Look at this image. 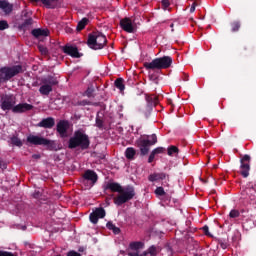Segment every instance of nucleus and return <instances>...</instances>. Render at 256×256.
<instances>
[{
    "mask_svg": "<svg viewBox=\"0 0 256 256\" xmlns=\"http://www.w3.org/2000/svg\"><path fill=\"white\" fill-rule=\"evenodd\" d=\"M197 7V2H194L190 8V13H195V8Z\"/></svg>",
    "mask_w": 256,
    "mask_h": 256,
    "instance_id": "nucleus-50",
    "label": "nucleus"
},
{
    "mask_svg": "<svg viewBox=\"0 0 256 256\" xmlns=\"http://www.w3.org/2000/svg\"><path fill=\"white\" fill-rule=\"evenodd\" d=\"M170 27H171V29H172V31H175L174 29H173V27H175V24H170Z\"/></svg>",
    "mask_w": 256,
    "mask_h": 256,
    "instance_id": "nucleus-55",
    "label": "nucleus"
},
{
    "mask_svg": "<svg viewBox=\"0 0 256 256\" xmlns=\"http://www.w3.org/2000/svg\"><path fill=\"white\" fill-rule=\"evenodd\" d=\"M230 27H231L232 33H237V31H239V29H241V22L234 21L230 24Z\"/></svg>",
    "mask_w": 256,
    "mask_h": 256,
    "instance_id": "nucleus-31",
    "label": "nucleus"
},
{
    "mask_svg": "<svg viewBox=\"0 0 256 256\" xmlns=\"http://www.w3.org/2000/svg\"><path fill=\"white\" fill-rule=\"evenodd\" d=\"M31 15H32V13L27 10H23L21 13L22 19H29V17H31Z\"/></svg>",
    "mask_w": 256,
    "mask_h": 256,
    "instance_id": "nucleus-38",
    "label": "nucleus"
},
{
    "mask_svg": "<svg viewBox=\"0 0 256 256\" xmlns=\"http://www.w3.org/2000/svg\"><path fill=\"white\" fill-rule=\"evenodd\" d=\"M83 178L86 181H91L92 185H95L97 183V179H99L97 173L93 170H86L83 174Z\"/></svg>",
    "mask_w": 256,
    "mask_h": 256,
    "instance_id": "nucleus-18",
    "label": "nucleus"
},
{
    "mask_svg": "<svg viewBox=\"0 0 256 256\" xmlns=\"http://www.w3.org/2000/svg\"><path fill=\"white\" fill-rule=\"evenodd\" d=\"M155 193L159 197H163V195H165V189H163V187H157L156 190H155Z\"/></svg>",
    "mask_w": 256,
    "mask_h": 256,
    "instance_id": "nucleus-37",
    "label": "nucleus"
},
{
    "mask_svg": "<svg viewBox=\"0 0 256 256\" xmlns=\"http://www.w3.org/2000/svg\"><path fill=\"white\" fill-rule=\"evenodd\" d=\"M173 64V58L170 56H163L155 58L151 62H144L143 67L146 71H161V69H169Z\"/></svg>",
    "mask_w": 256,
    "mask_h": 256,
    "instance_id": "nucleus-3",
    "label": "nucleus"
},
{
    "mask_svg": "<svg viewBox=\"0 0 256 256\" xmlns=\"http://www.w3.org/2000/svg\"><path fill=\"white\" fill-rule=\"evenodd\" d=\"M62 51L63 53L69 55L70 57H73L74 59H80V57H83V54L79 53V49H77V47L64 46L62 48Z\"/></svg>",
    "mask_w": 256,
    "mask_h": 256,
    "instance_id": "nucleus-14",
    "label": "nucleus"
},
{
    "mask_svg": "<svg viewBox=\"0 0 256 256\" xmlns=\"http://www.w3.org/2000/svg\"><path fill=\"white\" fill-rule=\"evenodd\" d=\"M0 107L2 111H13L15 104L17 103V98L13 94H5L0 99Z\"/></svg>",
    "mask_w": 256,
    "mask_h": 256,
    "instance_id": "nucleus-9",
    "label": "nucleus"
},
{
    "mask_svg": "<svg viewBox=\"0 0 256 256\" xmlns=\"http://www.w3.org/2000/svg\"><path fill=\"white\" fill-rule=\"evenodd\" d=\"M33 105L28 103H19L17 105H14V108H12V113H27V111H32Z\"/></svg>",
    "mask_w": 256,
    "mask_h": 256,
    "instance_id": "nucleus-15",
    "label": "nucleus"
},
{
    "mask_svg": "<svg viewBox=\"0 0 256 256\" xmlns=\"http://www.w3.org/2000/svg\"><path fill=\"white\" fill-rule=\"evenodd\" d=\"M88 23H89V18H82L81 21L78 22L76 30L83 31V29H85V27H87Z\"/></svg>",
    "mask_w": 256,
    "mask_h": 256,
    "instance_id": "nucleus-27",
    "label": "nucleus"
},
{
    "mask_svg": "<svg viewBox=\"0 0 256 256\" xmlns=\"http://www.w3.org/2000/svg\"><path fill=\"white\" fill-rule=\"evenodd\" d=\"M34 199H41L42 194L39 190H36L33 194H32Z\"/></svg>",
    "mask_w": 256,
    "mask_h": 256,
    "instance_id": "nucleus-46",
    "label": "nucleus"
},
{
    "mask_svg": "<svg viewBox=\"0 0 256 256\" xmlns=\"http://www.w3.org/2000/svg\"><path fill=\"white\" fill-rule=\"evenodd\" d=\"M153 152L156 153V155H160L161 153H165V148L163 147H157L154 150H152Z\"/></svg>",
    "mask_w": 256,
    "mask_h": 256,
    "instance_id": "nucleus-43",
    "label": "nucleus"
},
{
    "mask_svg": "<svg viewBox=\"0 0 256 256\" xmlns=\"http://www.w3.org/2000/svg\"><path fill=\"white\" fill-rule=\"evenodd\" d=\"M37 127H42L43 129H53V127H55V118H44L37 124Z\"/></svg>",
    "mask_w": 256,
    "mask_h": 256,
    "instance_id": "nucleus-16",
    "label": "nucleus"
},
{
    "mask_svg": "<svg viewBox=\"0 0 256 256\" xmlns=\"http://www.w3.org/2000/svg\"><path fill=\"white\" fill-rule=\"evenodd\" d=\"M153 145H157V134L144 135L136 140V147L140 149V155L142 157L149 155V151Z\"/></svg>",
    "mask_w": 256,
    "mask_h": 256,
    "instance_id": "nucleus-4",
    "label": "nucleus"
},
{
    "mask_svg": "<svg viewBox=\"0 0 256 256\" xmlns=\"http://www.w3.org/2000/svg\"><path fill=\"white\" fill-rule=\"evenodd\" d=\"M31 25H33V18L29 17L24 19L23 23L18 25V29L20 31H27V29L31 28Z\"/></svg>",
    "mask_w": 256,
    "mask_h": 256,
    "instance_id": "nucleus-21",
    "label": "nucleus"
},
{
    "mask_svg": "<svg viewBox=\"0 0 256 256\" xmlns=\"http://www.w3.org/2000/svg\"><path fill=\"white\" fill-rule=\"evenodd\" d=\"M106 227H107V229H109V231H113L115 224H113V222L109 221V222H107Z\"/></svg>",
    "mask_w": 256,
    "mask_h": 256,
    "instance_id": "nucleus-47",
    "label": "nucleus"
},
{
    "mask_svg": "<svg viewBox=\"0 0 256 256\" xmlns=\"http://www.w3.org/2000/svg\"><path fill=\"white\" fill-rule=\"evenodd\" d=\"M52 91H53V87H51V85H47V84H43L39 88V93H41L42 95H46V96H48Z\"/></svg>",
    "mask_w": 256,
    "mask_h": 256,
    "instance_id": "nucleus-24",
    "label": "nucleus"
},
{
    "mask_svg": "<svg viewBox=\"0 0 256 256\" xmlns=\"http://www.w3.org/2000/svg\"><path fill=\"white\" fill-rule=\"evenodd\" d=\"M87 45L94 51L103 49L107 45V37L99 31L92 32L88 35Z\"/></svg>",
    "mask_w": 256,
    "mask_h": 256,
    "instance_id": "nucleus-5",
    "label": "nucleus"
},
{
    "mask_svg": "<svg viewBox=\"0 0 256 256\" xmlns=\"http://www.w3.org/2000/svg\"><path fill=\"white\" fill-rule=\"evenodd\" d=\"M103 119H101V117L97 116L96 117V127H98V129H103Z\"/></svg>",
    "mask_w": 256,
    "mask_h": 256,
    "instance_id": "nucleus-36",
    "label": "nucleus"
},
{
    "mask_svg": "<svg viewBox=\"0 0 256 256\" xmlns=\"http://www.w3.org/2000/svg\"><path fill=\"white\" fill-rule=\"evenodd\" d=\"M155 155H157L153 150L150 153L149 157H148V163H153V161H155Z\"/></svg>",
    "mask_w": 256,
    "mask_h": 256,
    "instance_id": "nucleus-44",
    "label": "nucleus"
},
{
    "mask_svg": "<svg viewBox=\"0 0 256 256\" xmlns=\"http://www.w3.org/2000/svg\"><path fill=\"white\" fill-rule=\"evenodd\" d=\"M137 151H135V148L133 147H129L126 149L125 151V157L126 159H134L135 158V155H136Z\"/></svg>",
    "mask_w": 256,
    "mask_h": 256,
    "instance_id": "nucleus-28",
    "label": "nucleus"
},
{
    "mask_svg": "<svg viewBox=\"0 0 256 256\" xmlns=\"http://www.w3.org/2000/svg\"><path fill=\"white\" fill-rule=\"evenodd\" d=\"M76 107H85L87 105H91V101L89 100H81L74 104Z\"/></svg>",
    "mask_w": 256,
    "mask_h": 256,
    "instance_id": "nucleus-33",
    "label": "nucleus"
},
{
    "mask_svg": "<svg viewBox=\"0 0 256 256\" xmlns=\"http://www.w3.org/2000/svg\"><path fill=\"white\" fill-rule=\"evenodd\" d=\"M90 145L91 140H89V135L81 130L75 131L68 141V149H77L79 147L81 151H87Z\"/></svg>",
    "mask_w": 256,
    "mask_h": 256,
    "instance_id": "nucleus-2",
    "label": "nucleus"
},
{
    "mask_svg": "<svg viewBox=\"0 0 256 256\" xmlns=\"http://www.w3.org/2000/svg\"><path fill=\"white\" fill-rule=\"evenodd\" d=\"M167 177H169V175H167V173H165V172L153 173V174L149 175L148 180L153 183L155 181H163V180L167 179Z\"/></svg>",
    "mask_w": 256,
    "mask_h": 256,
    "instance_id": "nucleus-19",
    "label": "nucleus"
},
{
    "mask_svg": "<svg viewBox=\"0 0 256 256\" xmlns=\"http://www.w3.org/2000/svg\"><path fill=\"white\" fill-rule=\"evenodd\" d=\"M120 27L123 31H126V33H135L137 31V26L133 24L131 18L128 17L120 20Z\"/></svg>",
    "mask_w": 256,
    "mask_h": 256,
    "instance_id": "nucleus-12",
    "label": "nucleus"
},
{
    "mask_svg": "<svg viewBox=\"0 0 256 256\" xmlns=\"http://www.w3.org/2000/svg\"><path fill=\"white\" fill-rule=\"evenodd\" d=\"M145 100L147 104L144 108L141 109V113L145 117V119H149V117L151 116V112L153 111V108L159 105V97L153 94H146Z\"/></svg>",
    "mask_w": 256,
    "mask_h": 256,
    "instance_id": "nucleus-8",
    "label": "nucleus"
},
{
    "mask_svg": "<svg viewBox=\"0 0 256 256\" xmlns=\"http://www.w3.org/2000/svg\"><path fill=\"white\" fill-rule=\"evenodd\" d=\"M150 79H152L154 81V83H156V84L158 83L157 78H153V75L150 76Z\"/></svg>",
    "mask_w": 256,
    "mask_h": 256,
    "instance_id": "nucleus-52",
    "label": "nucleus"
},
{
    "mask_svg": "<svg viewBox=\"0 0 256 256\" xmlns=\"http://www.w3.org/2000/svg\"><path fill=\"white\" fill-rule=\"evenodd\" d=\"M114 85L116 89H119V91H125V80H123V78H117Z\"/></svg>",
    "mask_w": 256,
    "mask_h": 256,
    "instance_id": "nucleus-25",
    "label": "nucleus"
},
{
    "mask_svg": "<svg viewBox=\"0 0 256 256\" xmlns=\"http://www.w3.org/2000/svg\"><path fill=\"white\" fill-rule=\"evenodd\" d=\"M244 193L247 195V197H248V199H250V201H255V199H256V185L249 186L248 188H246Z\"/></svg>",
    "mask_w": 256,
    "mask_h": 256,
    "instance_id": "nucleus-22",
    "label": "nucleus"
},
{
    "mask_svg": "<svg viewBox=\"0 0 256 256\" xmlns=\"http://www.w3.org/2000/svg\"><path fill=\"white\" fill-rule=\"evenodd\" d=\"M5 29H9V23L7 20H0V31H5Z\"/></svg>",
    "mask_w": 256,
    "mask_h": 256,
    "instance_id": "nucleus-35",
    "label": "nucleus"
},
{
    "mask_svg": "<svg viewBox=\"0 0 256 256\" xmlns=\"http://www.w3.org/2000/svg\"><path fill=\"white\" fill-rule=\"evenodd\" d=\"M67 256H81V254L75 251H70L68 252Z\"/></svg>",
    "mask_w": 256,
    "mask_h": 256,
    "instance_id": "nucleus-49",
    "label": "nucleus"
},
{
    "mask_svg": "<svg viewBox=\"0 0 256 256\" xmlns=\"http://www.w3.org/2000/svg\"><path fill=\"white\" fill-rule=\"evenodd\" d=\"M23 71L22 65H15L12 67H2L0 68V85L1 83H7V81H11L13 77L19 75Z\"/></svg>",
    "mask_w": 256,
    "mask_h": 256,
    "instance_id": "nucleus-6",
    "label": "nucleus"
},
{
    "mask_svg": "<svg viewBox=\"0 0 256 256\" xmlns=\"http://www.w3.org/2000/svg\"><path fill=\"white\" fill-rule=\"evenodd\" d=\"M34 159H39V155H33Z\"/></svg>",
    "mask_w": 256,
    "mask_h": 256,
    "instance_id": "nucleus-57",
    "label": "nucleus"
},
{
    "mask_svg": "<svg viewBox=\"0 0 256 256\" xmlns=\"http://www.w3.org/2000/svg\"><path fill=\"white\" fill-rule=\"evenodd\" d=\"M161 251V249H159V247L155 246V245H152L149 247L148 249V253L149 255L151 256H157L159 255V252Z\"/></svg>",
    "mask_w": 256,
    "mask_h": 256,
    "instance_id": "nucleus-30",
    "label": "nucleus"
},
{
    "mask_svg": "<svg viewBox=\"0 0 256 256\" xmlns=\"http://www.w3.org/2000/svg\"><path fill=\"white\" fill-rule=\"evenodd\" d=\"M32 3H39L40 0H31Z\"/></svg>",
    "mask_w": 256,
    "mask_h": 256,
    "instance_id": "nucleus-56",
    "label": "nucleus"
},
{
    "mask_svg": "<svg viewBox=\"0 0 256 256\" xmlns=\"http://www.w3.org/2000/svg\"><path fill=\"white\" fill-rule=\"evenodd\" d=\"M242 51H247V46L243 45L242 46Z\"/></svg>",
    "mask_w": 256,
    "mask_h": 256,
    "instance_id": "nucleus-53",
    "label": "nucleus"
},
{
    "mask_svg": "<svg viewBox=\"0 0 256 256\" xmlns=\"http://www.w3.org/2000/svg\"><path fill=\"white\" fill-rule=\"evenodd\" d=\"M218 243H219L221 249H227V247H229V244L226 241L219 240Z\"/></svg>",
    "mask_w": 256,
    "mask_h": 256,
    "instance_id": "nucleus-45",
    "label": "nucleus"
},
{
    "mask_svg": "<svg viewBox=\"0 0 256 256\" xmlns=\"http://www.w3.org/2000/svg\"><path fill=\"white\" fill-rule=\"evenodd\" d=\"M251 156L249 154L244 155L240 160V175L247 179L249 172L251 171Z\"/></svg>",
    "mask_w": 256,
    "mask_h": 256,
    "instance_id": "nucleus-10",
    "label": "nucleus"
},
{
    "mask_svg": "<svg viewBox=\"0 0 256 256\" xmlns=\"http://www.w3.org/2000/svg\"><path fill=\"white\" fill-rule=\"evenodd\" d=\"M42 83L54 87V85H59V80L55 76H48L42 80Z\"/></svg>",
    "mask_w": 256,
    "mask_h": 256,
    "instance_id": "nucleus-23",
    "label": "nucleus"
},
{
    "mask_svg": "<svg viewBox=\"0 0 256 256\" xmlns=\"http://www.w3.org/2000/svg\"><path fill=\"white\" fill-rule=\"evenodd\" d=\"M40 1H41V3H43V5H46L47 7L51 8V2L55 3L59 0H40Z\"/></svg>",
    "mask_w": 256,
    "mask_h": 256,
    "instance_id": "nucleus-39",
    "label": "nucleus"
},
{
    "mask_svg": "<svg viewBox=\"0 0 256 256\" xmlns=\"http://www.w3.org/2000/svg\"><path fill=\"white\" fill-rule=\"evenodd\" d=\"M241 215V213L239 212V210H231L229 213V217L230 219H237V217H239Z\"/></svg>",
    "mask_w": 256,
    "mask_h": 256,
    "instance_id": "nucleus-34",
    "label": "nucleus"
},
{
    "mask_svg": "<svg viewBox=\"0 0 256 256\" xmlns=\"http://www.w3.org/2000/svg\"><path fill=\"white\" fill-rule=\"evenodd\" d=\"M114 235H119V233H121V228L114 226L112 229Z\"/></svg>",
    "mask_w": 256,
    "mask_h": 256,
    "instance_id": "nucleus-48",
    "label": "nucleus"
},
{
    "mask_svg": "<svg viewBox=\"0 0 256 256\" xmlns=\"http://www.w3.org/2000/svg\"><path fill=\"white\" fill-rule=\"evenodd\" d=\"M26 141L29 145H43V147H47L49 151H55L57 147L55 141L49 140L43 136L29 135Z\"/></svg>",
    "mask_w": 256,
    "mask_h": 256,
    "instance_id": "nucleus-7",
    "label": "nucleus"
},
{
    "mask_svg": "<svg viewBox=\"0 0 256 256\" xmlns=\"http://www.w3.org/2000/svg\"><path fill=\"white\" fill-rule=\"evenodd\" d=\"M202 231L204 232V234L207 236V237H213V235H211V233L209 232V226L205 225L202 227Z\"/></svg>",
    "mask_w": 256,
    "mask_h": 256,
    "instance_id": "nucleus-40",
    "label": "nucleus"
},
{
    "mask_svg": "<svg viewBox=\"0 0 256 256\" xmlns=\"http://www.w3.org/2000/svg\"><path fill=\"white\" fill-rule=\"evenodd\" d=\"M105 215H107V212H105V208L98 207L95 208L92 213H90L89 220L94 225H97V223H99V219H105Z\"/></svg>",
    "mask_w": 256,
    "mask_h": 256,
    "instance_id": "nucleus-11",
    "label": "nucleus"
},
{
    "mask_svg": "<svg viewBox=\"0 0 256 256\" xmlns=\"http://www.w3.org/2000/svg\"><path fill=\"white\" fill-rule=\"evenodd\" d=\"M10 143L14 147H23V141H21V139H19V137L15 136V135L10 137Z\"/></svg>",
    "mask_w": 256,
    "mask_h": 256,
    "instance_id": "nucleus-26",
    "label": "nucleus"
},
{
    "mask_svg": "<svg viewBox=\"0 0 256 256\" xmlns=\"http://www.w3.org/2000/svg\"><path fill=\"white\" fill-rule=\"evenodd\" d=\"M174 153H179V148L177 146H170L168 147V155L169 157H173Z\"/></svg>",
    "mask_w": 256,
    "mask_h": 256,
    "instance_id": "nucleus-32",
    "label": "nucleus"
},
{
    "mask_svg": "<svg viewBox=\"0 0 256 256\" xmlns=\"http://www.w3.org/2000/svg\"><path fill=\"white\" fill-rule=\"evenodd\" d=\"M31 34L35 39H41V37H47L49 35V30L36 28L31 31Z\"/></svg>",
    "mask_w": 256,
    "mask_h": 256,
    "instance_id": "nucleus-20",
    "label": "nucleus"
},
{
    "mask_svg": "<svg viewBox=\"0 0 256 256\" xmlns=\"http://www.w3.org/2000/svg\"><path fill=\"white\" fill-rule=\"evenodd\" d=\"M128 256H139V252H128Z\"/></svg>",
    "mask_w": 256,
    "mask_h": 256,
    "instance_id": "nucleus-51",
    "label": "nucleus"
},
{
    "mask_svg": "<svg viewBox=\"0 0 256 256\" xmlns=\"http://www.w3.org/2000/svg\"><path fill=\"white\" fill-rule=\"evenodd\" d=\"M95 92V89L89 87L86 91H85V95L86 97H93V93Z\"/></svg>",
    "mask_w": 256,
    "mask_h": 256,
    "instance_id": "nucleus-41",
    "label": "nucleus"
},
{
    "mask_svg": "<svg viewBox=\"0 0 256 256\" xmlns=\"http://www.w3.org/2000/svg\"><path fill=\"white\" fill-rule=\"evenodd\" d=\"M161 4H162V9L166 10L169 7V5H171V2H169V0H162Z\"/></svg>",
    "mask_w": 256,
    "mask_h": 256,
    "instance_id": "nucleus-42",
    "label": "nucleus"
},
{
    "mask_svg": "<svg viewBox=\"0 0 256 256\" xmlns=\"http://www.w3.org/2000/svg\"><path fill=\"white\" fill-rule=\"evenodd\" d=\"M56 131L61 139H65V137H68L67 131H69V121L60 120L56 125Z\"/></svg>",
    "mask_w": 256,
    "mask_h": 256,
    "instance_id": "nucleus-13",
    "label": "nucleus"
},
{
    "mask_svg": "<svg viewBox=\"0 0 256 256\" xmlns=\"http://www.w3.org/2000/svg\"><path fill=\"white\" fill-rule=\"evenodd\" d=\"M106 189H109L112 193H119V195L113 199L114 204L117 205V207H121V205L129 203V201L133 200L136 195L135 187L131 185L123 187L117 182L108 183L106 185Z\"/></svg>",
    "mask_w": 256,
    "mask_h": 256,
    "instance_id": "nucleus-1",
    "label": "nucleus"
},
{
    "mask_svg": "<svg viewBox=\"0 0 256 256\" xmlns=\"http://www.w3.org/2000/svg\"><path fill=\"white\" fill-rule=\"evenodd\" d=\"M143 242H131L129 244V249H131L132 251H139V249H143Z\"/></svg>",
    "mask_w": 256,
    "mask_h": 256,
    "instance_id": "nucleus-29",
    "label": "nucleus"
},
{
    "mask_svg": "<svg viewBox=\"0 0 256 256\" xmlns=\"http://www.w3.org/2000/svg\"><path fill=\"white\" fill-rule=\"evenodd\" d=\"M184 81H189V76L187 74H185V79Z\"/></svg>",
    "mask_w": 256,
    "mask_h": 256,
    "instance_id": "nucleus-54",
    "label": "nucleus"
},
{
    "mask_svg": "<svg viewBox=\"0 0 256 256\" xmlns=\"http://www.w3.org/2000/svg\"><path fill=\"white\" fill-rule=\"evenodd\" d=\"M0 9H2L4 15H11L13 13V4L7 0H0Z\"/></svg>",
    "mask_w": 256,
    "mask_h": 256,
    "instance_id": "nucleus-17",
    "label": "nucleus"
}]
</instances>
